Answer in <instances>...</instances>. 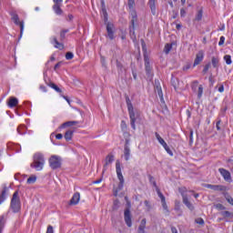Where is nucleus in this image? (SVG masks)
Instances as JSON below:
<instances>
[{
	"label": "nucleus",
	"instance_id": "obj_1",
	"mask_svg": "<svg viewBox=\"0 0 233 233\" xmlns=\"http://www.w3.org/2000/svg\"><path fill=\"white\" fill-rule=\"evenodd\" d=\"M45 167V156L41 153H35L33 156V163H31V168H35L37 172L43 170Z\"/></svg>",
	"mask_w": 233,
	"mask_h": 233
},
{
	"label": "nucleus",
	"instance_id": "obj_2",
	"mask_svg": "<svg viewBox=\"0 0 233 233\" xmlns=\"http://www.w3.org/2000/svg\"><path fill=\"white\" fill-rule=\"evenodd\" d=\"M116 176L119 180L118 186L116 189H115V196H117V192L123 190V187L125 185V177H123V173L121 172V162L117 160L116 162Z\"/></svg>",
	"mask_w": 233,
	"mask_h": 233
},
{
	"label": "nucleus",
	"instance_id": "obj_3",
	"mask_svg": "<svg viewBox=\"0 0 233 233\" xmlns=\"http://www.w3.org/2000/svg\"><path fill=\"white\" fill-rule=\"evenodd\" d=\"M11 208L15 213L21 210V198H19V191H15L13 194V198L11 199Z\"/></svg>",
	"mask_w": 233,
	"mask_h": 233
},
{
	"label": "nucleus",
	"instance_id": "obj_4",
	"mask_svg": "<svg viewBox=\"0 0 233 233\" xmlns=\"http://www.w3.org/2000/svg\"><path fill=\"white\" fill-rule=\"evenodd\" d=\"M63 163V158L61 157L53 155L49 158V166L52 170H57V168H61V165Z\"/></svg>",
	"mask_w": 233,
	"mask_h": 233
},
{
	"label": "nucleus",
	"instance_id": "obj_5",
	"mask_svg": "<svg viewBox=\"0 0 233 233\" xmlns=\"http://www.w3.org/2000/svg\"><path fill=\"white\" fill-rule=\"evenodd\" d=\"M11 19L17 26H20V37L23 35V32L25 30V22L19 21V15L15 11L10 12Z\"/></svg>",
	"mask_w": 233,
	"mask_h": 233
},
{
	"label": "nucleus",
	"instance_id": "obj_6",
	"mask_svg": "<svg viewBox=\"0 0 233 233\" xmlns=\"http://www.w3.org/2000/svg\"><path fill=\"white\" fill-rule=\"evenodd\" d=\"M131 25L129 26V34L133 35L136 34V23H137V14L136 11L131 12Z\"/></svg>",
	"mask_w": 233,
	"mask_h": 233
},
{
	"label": "nucleus",
	"instance_id": "obj_7",
	"mask_svg": "<svg viewBox=\"0 0 233 233\" xmlns=\"http://www.w3.org/2000/svg\"><path fill=\"white\" fill-rule=\"evenodd\" d=\"M124 219L127 227H132V214L130 213V208H127L124 211Z\"/></svg>",
	"mask_w": 233,
	"mask_h": 233
},
{
	"label": "nucleus",
	"instance_id": "obj_8",
	"mask_svg": "<svg viewBox=\"0 0 233 233\" xmlns=\"http://www.w3.org/2000/svg\"><path fill=\"white\" fill-rule=\"evenodd\" d=\"M205 187L210 188V190H215L216 192H225V190H227V187L221 185L206 184Z\"/></svg>",
	"mask_w": 233,
	"mask_h": 233
},
{
	"label": "nucleus",
	"instance_id": "obj_9",
	"mask_svg": "<svg viewBox=\"0 0 233 233\" xmlns=\"http://www.w3.org/2000/svg\"><path fill=\"white\" fill-rule=\"evenodd\" d=\"M129 117H130V125L133 128V130H136V119L137 118V116L134 112V107H129Z\"/></svg>",
	"mask_w": 233,
	"mask_h": 233
},
{
	"label": "nucleus",
	"instance_id": "obj_10",
	"mask_svg": "<svg viewBox=\"0 0 233 233\" xmlns=\"http://www.w3.org/2000/svg\"><path fill=\"white\" fill-rule=\"evenodd\" d=\"M182 201L184 203V205L187 206V208H188V210H190L191 212L194 211V204H192L190 202V200L188 199V195L182 193Z\"/></svg>",
	"mask_w": 233,
	"mask_h": 233
},
{
	"label": "nucleus",
	"instance_id": "obj_11",
	"mask_svg": "<svg viewBox=\"0 0 233 233\" xmlns=\"http://www.w3.org/2000/svg\"><path fill=\"white\" fill-rule=\"evenodd\" d=\"M158 198L161 199L162 208L165 210L166 214H170V210H168V206L167 205V200L165 199V196L161 191H157Z\"/></svg>",
	"mask_w": 233,
	"mask_h": 233
},
{
	"label": "nucleus",
	"instance_id": "obj_12",
	"mask_svg": "<svg viewBox=\"0 0 233 233\" xmlns=\"http://www.w3.org/2000/svg\"><path fill=\"white\" fill-rule=\"evenodd\" d=\"M106 33H107V37L112 41L114 40V24L112 23H107L106 24Z\"/></svg>",
	"mask_w": 233,
	"mask_h": 233
},
{
	"label": "nucleus",
	"instance_id": "obj_13",
	"mask_svg": "<svg viewBox=\"0 0 233 233\" xmlns=\"http://www.w3.org/2000/svg\"><path fill=\"white\" fill-rule=\"evenodd\" d=\"M218 172L220 173V175L222 176V177H224L225 181H230V179H232V176L230 175V171L220 167L218 169Z\"/></svg>",
	"mask_w": 233,
	"mask_h": 233
},
{
	"label": "nucleus",
	"instance_id": "obj_14",
	"mask_svg": "<svg viewBox=\"0 0 233 233\" xmlns=\"http://www.w3.org/2000/svg\"><path fill=\"white\" fill-rule=\"evenodd\" d=\"M145 68L147 76H152V67L150 66V58L147 55H144Z\"/></svg>",
	"mask_w": 233,
	"mask_h": 233
},
{
	"label": "nucleus",
	"instance_id": "obj_15",
	"mask_svg": "<svg viewBox=\"0 0 233 233\" xmlns=\"http://www.w3.org/2000/svg\"><path fill=\"white\" fill-rule=\"evenodd\" d=\"M205 57V53L203 50L198 51V53L196 55V58L193 64V66H198L201 61H203V58Z\"/></svg>",
	"mask_w": 233,
	"mask_h": 233
},
{
	"label": "nucleus",
	"instance_id": "obj_16",
	"mask_svg": "<svg viewBox=\"0 0 233 233\" xmlns=\"http://www.w3.org/2000/svg\"><path fill=\"white\" fill-rule=\"evenodd\" d=\"M147 228V218H143L138 226V233H147L145 230Z\"/></svg>",
	"mask_w": 233,
	"mask_h": 233
},
{
	"label": "nucleus",
	"instance_id": "obj_17",
	"mask_svg": "<svg viewBox=\"0 0 233 233\" xmlns=\"http://www.w3.org/2000/svg\"><path fill=\"white\" fill-rule=\"evenodd\" d=\"M19 100H17L16 97L11 96L7 102V106H9V108H14L15 106H17Z\"/></svg>",
	"mask_w": 233,
	"mask_h": 233
},
{
	"label": "nucleus",
	"instance_id": "obj_18",
	"mask_svg": "<svg viewBox=\"0 0 233 233\" xmlns=\"http://www.w3.org/2000/svg\"><path fill=\"white\" fill-rule=\"evenodd\" d=\"M52 45H54L55 48H58V50H63L65 46L57 41V37L54 36L51 40Z\"/></svg>",
	"mask_w": 233,
	"mask_h": 233
},
{
	"label": "nucleus",
	"instance_id": "obj_19",
	"mask_svg": "<svg viewBox=\"0 0 233 233\" xmlns=\"http://www.w3.org/2000/svg\"><path fill=\"white\" fill-rule=\"evenodd\" d=\"M80 199H81V195L78 192L75 193L72 198L70 199V205H77Z\"/></svg>",
	"mask_w": 233,
	"mask_h": 233
},
{
	"label": "nucleus",
	"instance_id": "obj_20",
	"mask_svg": "<svg viewBox=\"0 0 233 233\" xmlns=\"http://www.w3.org/2000/svg\"><path fill=\"white\" fill-rule=\"evenodd\" d=\"M156 3H157V0H148V6L151 10V14H153V15H156Z\"/></svg>",
	"mask_w": 233,
	"mask_h": 233
},
{
	"label": "nucleus",
	"instance_id": "obj_21",
	"mask_svg": "<svg viewBox=\"0 0 233 233\" xmlns=\"http://www.w3.org/2000/svg\"><path fill=\"white\" fill-rule=\"evenodd\" d=\"M66 141H72V137H74V129H68L64 136Z\"/></svg>",
	"mask_w": 233,
	"mask_h": 233
},
{
	"label": "nucleus",
	"instance_id": "obj_22",
	"mask_svg": "<svg viewBox=\"0 0 233 233\" xmlns=\"http://www.w3.org/2000/svg\"><path fill=\"white\" fill-rule=\"evenodd\" d=\"M113 161H114V155H108L106 157V163L104 165V172L105 170H106V167H108V165L112 164Z\"/></svg>",
	"mask_w": 233,
	"mask_h": 233
},
{
	"label": "nucleus",
	"instance_id": "obj_23",
	"mask_svg": "<svg viewBox=\"0 0 233 233\" xmlns=\"http://www.w3.org/2000/svg\"><path fill=\"white\" fill-rule=\"evenodd\" d=\"M103 7H102V14H103V17H104V22L105 25H106L108 22V13H106V8H105V3L102 2Z\"/></svg>",
	"mask_w": 233,
	"mask_h": 233
},
{
	"label": "nucleus",
	"instance_id": "obj_24",
	"mask_svg": "<svg viewBox=\"0 0 233 233\" xmlns=\"http://www.w3.org/2000/svg\"><path fill=\"white\" fill-rule=\"evenodd\" d=\"M124 157L126 161H128V159H130V147L128 146H125L124 147Z\"/></svg>",
	"mask_w": 233,
	"mask_h": 233
},
{
	"label": "nucleus",
	"instance_id": "obj_25",
	"mask_svg": "<svg viewBox=\"0 0 233 233\" xmlns=\"http://www.w3.org/2000/svg\"><path fill=\"white\" fill-rule=\"evenodd\" d=\"M76 125H79V121H67L62 124V128H66V127H76Z\"/></svg>",
	"mask_w": 233,
	"mask_h": 233
},
{
	"label": "nucleus",
	"instance_id": "obj_26",
	"mask_svg": "<svg viewBox=\"0 0 233 233\" xmlns=\"http://www.w3.org/2000/svg\"><path fill=\"white\" fill-rule=\"evenodd\" d=\"M53 10L56 14V15H61L63 14V10L61 9V5H54Z\"/></svg>",
	"mask_w": 233,
	"mask_h": 233
},
{
	"label": "nucleus",
	"instance_id": "obj_27",
	"mask_svg": "<svg viewBox=\"0 0 233 233\" xmlns=\"http://www.w3.org/2000/svg\"><path fill=\"white\" fill-rule=\"evenodd\" d=\"M6 223V218L5 215L0 216V233H3V229L5 228V224Z\"/></svg>",
	"mask_w": 233,
	"mask_h": 233
},
{
	"label": "nucleus",
	"instance_id": "obj_28",
	"mask_svg": "<svg viewBox=\"0 0 233 233\" xmlns=\"http://www.w3.org/2000/svg\"><path fill=\"white\" fill-rule=\"evenodd\" d=\"M211 64L213 68H219V58L213 56L211 58Z\"/></svg>",
	"mask_w": 233,
	"mask_h": 233
},
{
	"label": "nucleus",
	"instance_id": "obj_29",
	"mask_svg": "<svg viewBox=\"0 0 233 233\" xmlns=\"http://www.w3.org/2000/svg\"><path fill=\"white\" fill-rule=\"evenodd\" d=\"M155 136H156V138L157 139L158 143H160L162 145V147H165L167 142H165V139H163V137H161L159 133L156 132Z\"/></svg>",
	"mask_w": 233,
	"mask_h": 233
},
{
	"label": "nucleus",
	"instance_id": "obj_30",
	"mask_svg": "<svg viewBox=\"0 0 233 233\" xmlns=\"http://www.w3.org/2000/svg\"><path fill=\"white\" fill-rule=\"evenodd\" d=\"M70 32V30L68 29H63L60 32V41H65V39L66 38V34H68Z\"/></svg>",
	"mask_w": 233,
	"mask_h": 233
},
{
	"label": "nucleus",
	"instance_id": "obj_31",
	"mask_svg": "<svg viewBox=\"0 0 233 233\" xmlns=\"http://www.w3.org/2000/svg\"><path fill=\"white\" fill-rule=\"evenodd\" d=\"M5 199H6V187L2 190L0 195V205L5 202Z\"/></svg>",
	"mask_w": 233,
	"mask_h": 233
},
{
	"label": "nucleus",
	"instance_id": "obj_32",
	"mask_svg": "<svg viewBox=\"0 0 233 233\" xmlns=\"http://www.w3.org/2000/svg\"><path fill=\"white\" fill-rule=\"evenodd\" d=\"M202 19H203V10L200 9V10L198 11L194 21H201Z\"/></svg>",
	"mask_w": 233,
	"mask_h": 233
},
{
	"label": "nucleus",
	"instance_id": "obj_33",
	"mask_svg": "<svg viewBox=\"0 0 233 233\" xmlns=\"http://www.w3.org/2000/svg\"><path fill=\"white\" fill-rule=\"evenodd\" d=\"M155 92H157V94L158 95V97H160V99H163V90L161 89V86H157Z\"/></svg>",
	"mask_w": 233,
	"mask_h": 233
},
{
	"label": "nucleus",
	"instance_id": "obj_34",
	"mask_svg": "<svg viewBox=\"0 0 233 233\" xmlns=\"http://www.w3.org/2000/svg\"><path fill=\"white\" fill-rule=\"evenodd\" d=\"M35 181H37L36 176H31L27 178L28 185H33V183H35Z\"/></svg>",
	"mask_w": 233,
	"mask_h": 233
},
{
	"label": "nucleus",
	"instance_id": "obj_35",
	"mask_svg": "<svg viewBox=\"0 0 233 233\" xmlns=\"http://www.w3.org/2000/svg\"><path fill=\"white\" fill-rule=\"evenodd\" d=\"M49 86L51 88H53L54 90H56V92H57L58 94H61L62 90H61V88H59V86H57V85H56L54 83H50Z\"/></svg>",
	"mask_w": 233,
	"mask_h": 233
},
{
	"label": "nucleus",
	"instance_id": "obj_36",
	"mask_svg": "<svg viewBox=\"0 0 233 233\" xmlns=\"http://www.w3.org/2000/svg\"><path fill=\"white\" fill-rule=\"evenodd\" d=\"M172 50V44H166L164 47V52L166 54H170V51Z\"/></svg>",
	"mask_w": 233,
	"mask_h": 233
},
{
	"label": "nucleus",
	"instance_id": "obj_37",
	"mask_svg": "<svg viewBox=\"0 0 233 233\" xmlns=\"http://www.w3.org/2000/svg\"><path fill=\"white\" fill-rule=\"evenodd\" d=\"M224 60L228 65H232V56H230V55H226Z\"/></svg>",
	"mask_w": 233,
	"mask_h": 233
},
{
	"label": "nucleus",
	"instance_id": "obj_38",
	"mask_svg": "<svg viewBox=\"0 0 233 233\" xmlns=\"http://www.w3.org/2000/svg\"><path fill=\"white\" fill-rule=\"evenodd\" d=\"M127 5H128V8L130 10H133L134 6H136V0H128Z\"/></svg>",
	"mask_w": 233,
	"mask_h": 233
},
{
	"label": "nucleus",
	"instance_id": "obj_39",
	"mask_svg": "<svg viewBox=\"0 0 233 233\" xmlns=\"http://www.w3.org/2000/svg\"><path fill=\"white\" fill-rule=\"evenodd\" d=\"M126 103L127 105V110H130V108H134V106H132V102L130 101V98L128 96L126 97Z\"/></svg>",
	"mask_w": 233,
	"mask_h": 233
},
{
	"label": "nucleus",
	"instance_id": "obj_40",
	"mask_svg": "<svg viewBox=\"0 0 233 233\" xmlns=\"http://www.w3.org/2000/svg\"><path fill=\"white\" fill-rule=\"evenodd\" d=\"M144 204L146 206L147 211L150 212V210H152V205H150V202L148 200H145Z\"/></svg>",
	"mask_w": 233,
	"mask_h": 233
},
{
	"label": "nucleus",
	"instance_id": "obj_41",
	"mask_svg": "<svg viewBox=\"0 0 233 233\" xmlns=\"http://www.w3.org/2000/svg\"><path fill=\"white\" fill-rule=\"evenodd\" d=\"M163 147L167 152V154H169V156H174V153L172 152V150L170 149L167 144H166V146L164 145Z\"/></svg>",
	"mask_w": 233,
	"mask_h": 233
},
{
	"label": "nucleus",
	"instance_id": "obj_42",
	"mask_svg": "<svg viewBox=\"0 0 233 233\" xmlns=\"http://www.w3.org/2000/svg\"><path fill=\"white\" fill-rule=\"evenodd\" d=\"M66 59H67V61H70V59H74V53L72 52H67L66 54Z\"/></svg>",
	"mask_w": 233,
	"mask_h": 233
},
{
	"label": "nucleus",
	"instance_id": "obj_43",
	"mask_svg": "<svg viewBox=\"0 0 233 233\" xmlns=\"http://www.w3.org/2000/svg\"><path fill=\"white\" fill-rule=\"evenodd\" d=\"M203 96V86H198V99H201V96Z\"/></svg>",
	"mask_w": 233,
	"mask_h": 233
},
{
	"label": "nucleus",
	"instance_id": "obj_44",
	"mask_svg": "<svg viewBox=\"0 0 233 233\" xmlns=\"http://www.w3.org/2000/svg\"><path fill=\"white\" fill-rule=\"evenodd\" d=\"M225 198L228 201V203H229V205H232V207H233V198H232V197H230L229 195H226Z\"/></svg>",
	"mask_w": 233,
	"mask_h": 233
},
{
	"label": "nucleus",
	"instance_id": "obj_45",
	"mask_svg": "<svg viewBox=\"0 0 233 233\" xmlns=\"http://www.w3.org/2000/svg\"><path fill=\"white\" fill-rule=\"evenodd\" d=\"M17 132L18 134H20L21 136H23V134H25V127L24 126H20L17 127Z\"/></svg>",
	"mask_w": 233,
	"mask_h": 233
},
{
	"label": "nucleus",
	"instance_id": "obj_46",
	"mask_svg": "<svg viewBox=\"0 0 233 233\" xmlns=\"http://www.w3.org/2000/svg\"><path fill=\"white\" fill-rule=\"evenodd\" d=\"M221 215L223 216V218H230V216H232V213H230V211H222Z\"/></svg>",
	"mask_w": 233,
	"mask_h": 233
},
{
	"label": "nucleus",
	"instance_id": "obj_47",
	"mask_svg": "<svg viewBox=\"0 0 233 233\" xmlns=\"http://www.w3.org/2000/svg\"><path fill=\"white\" fill-rule=\"evenodd\" d=\"M148 179H149V182L155 186V187H157V184L156 183V180L154 179V177H152L151 175L148 176Z\"/></svg>",
	"mask_w": 233,
	"mask_h": 233
},
{
	"label": "nucleus",
	"instance_id": "obj_48",
	"mask_svg": "<svg viewBox=\"0 0 233 233\" xmlns=\"http://www.w3.org/2000/svg\"><path fill=\"white\" fill-rule=\"evenodd\" d=\"M119 208V200H115L113 204V210H117Z\"/></svg>",
	"mask_w": 233,
	"mask_h": 233
},
{
	"label": "nucleus",
	"instance_id": "obj_49",
	"mask_svg": "<svg viewBox=\"0 0 233 233\" xmlns=\"http://www.w3.org/2000/svg\"><path fill=\"white\" fill-rule=\"evenodd\" d=\"M186 15H187V8L182 7V8L180 9V16H181V17H185Z\"/></svg>",
	"mask_w": 233,
	"mask_h": 233
},
{
	"label": "nucleus",
	"instance_id": "obj_50",
	"mask_svg": "<svg viewBox=\"0 0 233 233\" xmlns=\"http://www.w3.org/2000/svg\"><path fill=\"white\" fill-rule=\"evenodd\" d=\"M196 223H198V225H205V220H203L201 218H198L196 219Z\"/></svg>",
	"mask_w": 233,
	"mask_h": 233
},
{
	"label": "nucleus",
	"instance_id": "obj_51",
	"mask_svg": "<svg viewBox=\"0 0 233 233\" xmlns=\"http://www.w3.org/2000/svg\"><path fill=\"white\" fill-rule=\"evenodd\" d=\"M176 81L177 83V78L171 79V83H172V86H174L175 90L177 88V84H176Z\"/></svg>",
	"mask_w": 233,
	"mask_h": 233
},
{
	"label": "nucleus",
	"instance_id": "obj_52",
	"mask_svg": "<svg viewBox=\"0 0 233 233\" xmlns=\"http://www.w3.org/2000/svg\"><path fill=\"white\" fill-rule=\"evenodd\" d=\"M225 45V36H221L218 42V46H223Z\"/></svg>",
	"mask_w": 233,
	"mask_h": 233
},
{
	"label": "nucleus",
	"instance_id": "obj_53",
	"mask_svg": "<svg viewBox=\"0 0 233 233\" xmlns=\"http://www.w3.org/2000/svg\"><path fill=\"white\" fill-rule=\"evenodd\" d=\"M210 68V64H208L204 66L203 73L207 74Z\"/></svg>",
	"mask_w": 233,
	"mask_h": 233
},
{
	"label": "nucleus",
	"instance_id": "obj_54",
	"mask_svg": "<svg viewBox=\"0 0 233 233\" xmlns=\"http://www.w3.org/2000/svg\"><path fill=\"white\" fill-rule=\"evenodd\" d=\"M46 233H54V227L48 226V227H47Z\"/></svg>",
	"mask_w": 233,
	"mask_h": 233
},
{
	"label": "nucleus",
	"instance_id": "obj_55",
	"mask_svg": "<svg viewBox=\"0 0 233 233\" xmlns=\"http://www.w3.org/2000/svg\"><path fill=\"white\" fill-rule=\"evenodd\" d=\"M219 125H221V119L218 120V122L216 124L217 130H221V127H219Z\"/></svg>",
	"mask_w": 233,
	"mask_h": 233
},
{
	"label": "nucleus",
	"instance_id": "obj_56",
	"mask_svg": "<svg viewBox=\"0 0 233 233\" xmlns=\"http://www.w3.org/2000/svg\"><path fill=\"white\" fill-rule=\"evenodd\" d=\"M218 92H220V93L225 92V86H224L223 85H221V86L218 87Z\"/></svg>",
	"mask_w": 233,
	"mask_h": 233
},
{
	"label": "nucleus",
	"instance_id": "obj_57",
	"mask_svg": "<svg viewBox=\"0 0 233 233\" xmlns=\"http://www.w3.org/2000/svg\"><path fill=\"white\" fill-rule=\"evenodd\" d=\"M61 65H62V62H58V63L55 66L54 70H57V68H59V67L61 66Z\"/></svg>",
	"mask_w": 233,
	"mask_h": 233
},
{
	"label": "nucleus",
	"instance_id": "obj_58",
	"mask_svg": "<svg viewBox=\"0 0 233 233\" xmlns=\"http://www.w3.org/2000/svg\"><path fill=\"white\" fill-rule=\"evenodd\" d=\"M56 139H63V134H61V133L56 134Z\"/></svg>",
	"mask_w": 233,
	"mask_h": 233
},
{
	"label": "nucleus",
	"instance_id": "obj_59",
	"mask_svg": "<svg viewBox=\"0 0 233 233\" xmlns=\"http://www.w3.org/2000/svg\"><path fill=\"white\" fill-rule=\"evenodd\" d=\"M53 2L55 3V5H61V3H63V0H53Z\"/></svg>",
	"mask_w": 233,
	"mask_h": 233
},
{
	"label": "nucleus",
	"instance_id": "obj_60",
	"mask_svg": "<svg viewBox=\"0 0 233 233\" xmlns=\"http://www.w3.org/2000/svg\"><path fill=\"white\" fill-rule=\"evenodd\" d=\"M171 232L177 233V228H176V227H171Z\"/></svg>",
	"mask_w": 233,
	"mask_h": 233
},
{
	"label": "nucleus",
	"instance_id": "obj_61",
	"mask_svg": "<svg viewBox=\"0 0 233 233\" xmlns=\"http://www.w3.org/2000/svg\"><path fill=\"white\" fill-rule=\"evenodd\" d=\"M40 90H42V92H46V86H40Z\"/></svg>",
	"mask_w": 233,
	"mask_h": 233
},
{
	"label": "nucleus",
	"instance_id": "obj_62",
	"mask_svg": "<svg viewBox=\"0 0 233 233\" xmlns=\"http://www.w3.org/2000/svg\"><path fill=\"white\" fill-rule=\"evenodd\" d=\"M117 68H123V65L120 62H116Z\"/></svg>",
	"mask_w": 233,
	"mask_h": 233
},
{
	"label": "nucleus",
	"instance_id": "obj_63",
	"mask_svg": "<svg viewBox=\"0 0 233 233\" xmlns=\"http://www.w3.org/2000/svg\"><path fill=\"white\" fill-rule=\"evenodd\" d=\"M121 127L122 128H126L127 127V124L125 123V121L121 122Z\"/></svg>",
	"mask_w": 233,
	"mask_h": 233
},
{
	"label": "nucleus",
	"instance_id": "obj_64",
	"mask_svg": "<svg viewBox=\"0 0 233 233\" xmlns=\"http://www.w3.org/2000/svg\"><path fill=\"white\" fill-rule=\"evenodd\" d=\"M209 83H211V85H214V79L212 78V76H209Z\"/></svg>",
	"mask_w": 233,
	"mask_h": 233
}]
</instances>
